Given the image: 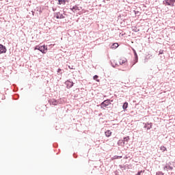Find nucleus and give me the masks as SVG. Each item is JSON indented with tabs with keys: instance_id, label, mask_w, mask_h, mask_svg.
Here are the masks:
<instances>
[{
	"instance_id": "obj_1",
	"label": "nucleus",
	"mask_w": 175,
	"mask_h": 175,
	"mask_svg": "<svg viewBox=\"0 0 175 175\" xmlns=\"http://www.w3.org/2000/svg\"><path fill=\"white\" fill-rule=\"evenodd\" d=\"M35 50H38L39 51L42 53V54H46L47 53V46H46V45H42V46L37 45L35 47Z\"/></svg>"
},
{
	"instance_id": "obj_2",
	"label": "nucleus",
	"mask_w": 175,
	"mask_h": 175,
	"mask_svg": "<svg viewBox=\"0 0 175 175\" xmlns=\"http://www.w3.org/2000/svg\"><path fill=\"white\" fill-rule=\"evenodd\" d=\"M109 105H111V103L110 102V100L107 99L102 102L99 106L100 107V109L105 110V107H107Z\"/></svg>"
},
{
	"instance_id": "obj_3",
	"label": "nucleus",
	"mask_w": 175,
	"mask_h": 175,
	"mask_svg": "<svg viewBox=\"0 0 175 175\" xmlns=\"http://www.w3.org/2000/svg\"><path fill=\"white\" fill-rule=\"evenodd\" d=\"M132 51L133 52L134 54V60L133 62V64L131 66H133V65H135V64H137L138 61H139V56H137V53L136 52V50H135V49L132 48Z\"/></svg>"
},
{
	"instance_id": "obj_4",
	"label": "nucleus",
	"mask_w": 175,
	"mask_h": 175,
	"mask_svg": "<svg viewBox=\"0 0 175 175\" xmlns=\"http://www.w3.org/2000/svg\"><path fill=\"white\" fill-rule=\"evenodd\" d=\"M174 2H175V0H164L163 1V3L165 6H171L172 8H173V6H174Z\"/></svg>"
},
{
	"instance_id": "obj_5",
	"label": "nucleus",
	"mask_w": 175,
	"mask_h": 175,
	"mask_svg": "<svg viewBox=\"0 0 175 175\" xmlns=\"http://www.w3.org/2000/svg\"><path fill=\"white\" fill-rule=\"evenodd\" d=\"M49 103H50V105H52L53 106H57L58 103H59V101L54 98H51L50 100H49Z\"/></svg>"
},
{
	"instance_id": "obj_6",
	"label": "nucleus",
	"mask_w": 175,
	"mask_h": 175,
	"mask_svg": "<svg viewBox=\"0 0 175 175\" xmlns=\"http://www.w3.org/2000/svg\"><path fill=\"white\" fill-rule=\"evenodd\" d=\"M65 84L66 85V88H68V90H69V89L72 88V87H73L75 83L72 81H70V80H67L65 82Z\"/></svg>"
},
{
	"instance_id": "obj_7",
	"label": "nucleus",
	"mask_w": 175,
	"mask_h": 175,
	"mask_svg": "<svg viewBox=\"0 0 175 175\" xmlns=\"http://www.w3.org/2000/svg\"><path fill=\"white\" fill-rule=\"evenodd\" d=\"M8 51L6 46H3L2 44H0V54H5Z\"/></svg>"
},
{
	"instance_id": "obj_8",
	"label": "nucleus",
	"mask_w": 175,
	"mask_h": 175,
	"mask_svg": "<svg viewBox=\"0 0 175 175\" xmlns=\"http://www.w3.org/2000/svg\"><path fill=\"white\" fill-rule=\"evenodd\" d=\"M144 124V128H146L148 131H149V129H152V123L150 122V123H143Z\"/></svg>"
},
{
	"instance_id": "obj_9",
	"label": "nucleus",
	"mask_w": 175,
	"mask_h": 175,
	"mask_svg": "<svg viewBox=\"0 0 175 175\" xmlns=\"http://www.w3.org/2000/svg\"><path fill=\"white\" fill-rule=\"evenodd\" d=\"M163 170H166L167 172H169V170H173V167L170 166L169 164H166L163 167Z\"/></svg>"
},
{
	"instance_id": "obj_10",
	"label": "nucleus",
	"mask_w": 175,
	"mask_h": 175,
	"mask_svg": "<svg viewBox=\"0 0 175 175\" xmlns=\"http://www.w3.org/2000/svg\"><path fill=\"white\" fill-rule=\"evenodd\" d=\"M72 12H75L73 10H81V7L79 8L77 5H74L72 8H70Z\"/></svg>"
},
{
	"instance_id": "obj_11",
	"label": "nucleus",
	"mask_w": 175,
	"mask_h": 175,
	"mask_svg": "<svg viewBox=\"0 0 175 175\" xmlns=\"http://www.w3.org/2000/svg\"><path fill=\"white\" fill-rule=\"evenodd\" d=\"M111 131L110 130H107V131L105 132V135L106 137H110L111 136Z\"/></svg>"
},
{
	"instance_id": "obj_12",
	"label": "nucleus",
	"mask_w": 175,
	"mask_h": 175,
	"mask_svg": "<svg viewBox=\"0 0 175 175\" xmlns=\"http://www.w3.org/2000/svg\"><path fill=\"white\" fill-rule=\"evenodd\" d=\"M118 144L119 146H124L125 144H126V143H125L123 139H120L118 142Z\"/></svg>"
},
{
	"instance_id": "obj_13",
	"label": "nucleus",
	"mask_w": 175,
	"mask_h": 175,
	"mask_svg": "<svg viewBox=\"0 0 175 175\" xmlns=\"http://www.w3.org/2000/svg\"><path fill=\"white\" fill-rule=\"evenodd\" d=\"M66 0H58L57 5H66Z\"/></svg>"
},
{
	"instance_id": "obj_14",
	"label": "nucleus",
	"mask_w": 175,
	"mask_h": 175,
	"mask_svg": "<svg viewBox=\"0 0 175 175\" xmlns=\"http://www.w3.org/2000/svg\"><path fill=\"white\" fill-rule=\"evenodd\" d=\"M129 136H127V137H124L123 138V141L124 142V143H126V144H128V142H129Z\"/></svg>"
},
{
	"instance_id": "obj_15",
	"label": "nucleus",
	"mask_w": 175,
	"mask_h": 175,
	"mask_svg": "<svg viewBox=\"0 0 175 175\" xmlns=\"http://www.w3.org/2000/svg\"><path fill=\"white\" fill-rule=\"evenodd\" d=\"M122 109H123V110H126V109H128V103L127 102H125L123 104Z\"/></svg>"
},
{
	"instance_id": "obj_16",
	"label": "nucleus",
	"mask_w": 175,
	"mask_h": 175,
	"mask_svg": "<svg viewBox=\"0 0 175 175\" xmlns=\"http://www.w3.org/2000/svg\"><path fill=\"white\" fill-rule=\"evenodd\" d=\"M112 49H117V47H118V43L116 42V43H113L111 46Z\"/></svg>"
},
{
	"instance_id": "obj_17",
	"label": "nucleus",
	"mask_w": 175,
	"mask_h": 175,
	"mask_svg": "<svg viewBox=\"0 0 175 175\" xmlns=\"http://www.w3.org/2000/svg\"><path fill=\"white\" fill-rule=\"evenodd\" d=\"M125 62H126V59H124L123 60L122 59H120L119 61V64L120 65H123V64H125Z\"/></svg>"
},
{
	"instance_id": "obj_18",
	"label": "nucleus",
	"mask_w": 175,
	"mask_h": 175,
	"mask_svg": "<svg viewBox=\"0 0 175 175\" xmlns=\"http://www.w3.org/2000/svg\"><path fill=\"white\" fill-rule=\"evenodd\" d=\"M121 158H122V156L115 155L112 157V159H121Z\"/></svg>"
},
{
	"instance_id": "obj_19",
	"label": "nucleus",
	"mask_w": 175,
	"mask_h": 175,
	"mask_svg": "<svg viewBox=\"0 0 175 175\" xmlns=\"http://www.w3.org/2000/svg\"><path fill=\"white\" fill-rule=\"evenodd\" d=\"M54 14L56 18L59 19V12H55Z\"/></svg>"
},
{
	"instance_id": "obj_20",
	"label": "nucleus",
	"mask_w": 175,
	"mask_h": 175,
	"mask_svg": "<svg viewBox=\"0 0 175 175\" xmlns=\"http://www.w3.org/2000/svg\"><path fill=\"white\" fill-rule=\"evenodd\" d=\"M57 75H62V69L58 68L57 70Z\"/></svg>"
},
{
	"instance_id": "obj_21",
	"label": "nucleus",
	"mask_w": 175,
	"mask_h": 175,
	"mask_svg": "<svg viewBox=\"0 0 175 175\" xmlns=\"http://www.w3.org/2000/svg\"><path fill=\"white\" fill-rule=\"evenodd\" d=\"M156 175H165V174L161 171H159L156 173Z\"/></svg>"
},
{
	"instance_id": "obj_22",
	"label": "nucleus",
	"mask_w": 175,
	"mask_h": 175,
	"mask_svg": "<svg viewBox=\"0 0 175 175\" xmlns=\"http://www.w3.org/2000/svg\"><path fill=\"white\" fill-rule=\"evenodd\" d=\"M161 151H163V152H165V151H166V147H165V146H161Z\"/></svg>"
},
{
	"instance_id": "obj_23",
	"label": "nucleus",
	"mask_w": 175,
	"mask_h": 175,
	"mask_svg": "<svg viewBox=\"0 0 175 175\" xmlns=\"http://www.w3.org/2000/svg\"><path fill=\"white\" fill-rule=\"evenodd\" d=\"M99 77L98 76V75H94V77H93V79H94V80H96V81H99V80H98V78Z\"/></svg>"
},
{
	"instance_id": "obj_24",
	"label": "nucleus",
	"mask_w": 175,
	"mask_h": 175,
	"mask_svg": "<svg viewBox=\"0 0 175 175\" xmlns=\"http://www.w3.org/2000/svg\"><path fill=\"white\" fill-rule=\"evenodd\" d=\"M142 173H144V170H141V171H139L136 175H142Z\"/></svg>"
},
{
	"instance_id": "obj_25",
	"label": "nucleus",
	"mask_w": 175,
	"mask_h": 175,
	"mask_svg": "<svg viewBox=\"0 0 175 175\" xmlns=\"http://www.w3.org/2000/svg\"><path fill=\"white\" fill-rule=\"evenodd\" d=\"M151 57H152V55H150V56H149V57H146L145 58V62H147L148 61V59H150V58H151Z\"/></svg>"
},
{
	"instance_id": "obj_26",
	"label": "nucleus",
	"mask_w": 175,
	"mask_h": 175,
	"mask_svg": "<svg viewBox=\"0 0 175 175\" xmlns=\"http://www.w3.org/2000/svg\"><path fill=\"white\" fill-rule=\"evenodd\" d=\"M59 18H65V16L62 14H59Z\"/></svg>"
},
{
	"instance_id": "obj_27",
	"label": "nucleus",
	"mask_w": 175,
	"mask_h": 175,
	"mask_svg": "<svg viewBox=\"0 0 175 175\" xmlns=\"http://www.w3.org/2000/svg\"><path fill=\"white\" fill-rule=\"evenodd\" d=\"M113 68H117L118 66V64L116 63L115 64H111Z\"/></svg>"
},
{
	"instance_id": "obj_28",
	"label": "nucleus",
	"mask_w": 175,
	"mask_h": 175,
	"mask_svg": "<svg viewBox=\"0 0 175 175\" xmlns=\"http://www.w3.org/2000/svg\"><path fill=\"white\" fill-rule=\"evenodd\" d=\"M163 50L161 49L159 52V55H161V54H163Z\"/></svg>"
},
{
	"instance_id": "obj_29",
	"label": "nucleus",
	"mask_w": 175,
	"mask_h": 175,
	"mask_svg": "<svg viewBox=\"0 0 175 175\" xmlns=\"http://www.w3.org/2000/svg\"><path fill=\"white\" fill-rule=\"evenodd\" d=\"M68 68H69V69H75V68H73V66H68Z\"/></svg>"
},
{
	"instance_id": "obj_30",
	"label": "nucleus",
	"mask_w": 175,
	"mask_h": 175,
	"mask_svg": "<svg viewBox=\"0 0 175 175\" xmlns=\"http://www.w3.org/2000/svg\"><path fill=\"white\" fill-rule=\"evenodd\" d=\"M135 32H139V29H136Z\"/></svg>"
},
{
	"instance_id": "obj_31",
	"label": "nucleus",
	"mask_w": 175,
	"mask_h": 175,
	"mask_svg": "<svg viewBox=\"0 0 175 175\" xmlns=\"http://www.w3.org/2000/svg\"><path fill=\"white\" fill-rule=\"evenodd\" d=\"M14 96H17V98H18V94H16Z\"/></svg>"
},
{
	"instance_id": "obj_32",
	"label": "nucleus",
	"mask_w": 175,
	"mask_h": 175,
	"mask_svg": "<svg viewBox=\"0 0 175 175\" xmlns=\"http://www.w3.org/2000/svg\"><path fill=\"white\" fill-rule=\"evenodd\" d=\"M73 157H74V158H76V155L75 154H73Z\"/></svg>"
},
{
	"instance_id": "obj_33",
	"label": "nucleus",
	"mask_w": 175,
	"mask_h": 175,
	"mask_svg": "<svg viewBox=\"0 0 175 175\" xmlns=\"http://www.w3.org/2000/svg\"><path fill=\"white\" fill-rule=\"evenodd\" d=\"M53 12L55 10L54 8H53Z\"/></svg>"
},
{
	"instance_id": "obj_34",
	"label": "nucleus",
	"mask_w": 175,
	"mask_h": 175,
	"mask_svg": "<svg viewBox=\"0 0 175 175\" xmlns=\"http://www.w3.org/2000/svg\"><path fill=\"white\" fill-rule=\"evenodd\" d=\"M14 99H17V98H15V97H14Z\"/></svg>"
},
{
	"instance_id": "obj_35",
	"label": "nucleus",
	"mask_w": 175,
	"mask_h": 175,
	"mask_svg": "<svg viewBox=\"0 0 175 175\" xmlns=\"http://www.w3.org/2000/svg\"><path fill=\"white\" fill-rule=\"evenodd\" d=\"M107 1H110V0H107Z\"/></svg>"
}]
</instances>
